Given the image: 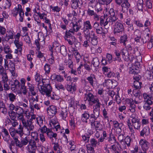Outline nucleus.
<instances>
[{"label": "nucleus", "mask_w": 153, "mask_h": 153, "mask_svg": "<svg viewBox=\"0 0 153 153\" xmlns=\"http://www.w3.org/2000/svg\"><path fill=\"white\" fill-rule=\"evenodd\" d=\"M42 85H39L37 84L38 88L40 93L43 95L49 97L52 91V88L50 84V81L48 79H42Z\"/></svg>", "instance_id": "f257e3e1"}, {"label": "nucleus", "mask_w": 153, "mask_h": 153, "mask_svg": "<svg viewBox=\"0 0 153 153\" xmlns=\"http://www.w3.org/2000/svg\"><path fill=\"white\" fill-rule=\"evenodd\" d=\"M71 23L72 24V30L75 33L77 32L80 30L82 27V19H77L75 17L74 20L71 22Z\"/></svg>", "instance_id": "f03ea898"}, {"label": "nucleus", "mask_w": 153, "mask_h": 153, "mask_svg": "<svg viewBox=\"0 0 153 153\" xmlns=\"http://www.w3.org/2000/svg\"><path fill=\"white\" fill-rule=\"evenodd\" d=\"M110 16L107 18L106 21L105 22L104 25H107L108 23H111L112 25L117 19L115 12L113 9H110L109 11Z\"/></svg>", "instance_id": "7ed1b4c3"}, {"label": "nucleus", "mask_w": 153, "mask_h": 153, "mask_svg": "<svg viewBox=\"0 0 153 153\" xmlns=\"http://www.w3.org/2000/svg\"><path fill=\"white\" fill-rule=\"evenodd\" d=\"M121 54L122 58L125 61H129L131 62L135 59L134 56L129 54L128 51L124 48L121 50Z\"/></svg>", "instance_id": "20e7f679"}, {"label": "nucleus", "mask_w": 153, "mask_h": 153, "mask_svg": "<svg viewBox=\"0 0 153 153\" xmlns=\"http://www.w3.org/2000/svg\"><path fill=\"white\" fill-rule=\"evenodd\" d=\"M13 138L16 146L20 148H22L23 146L27 145L28 143L29 144L30 141V140H29V137L27 136L22 138L21 141L18 140L17 137H13Z\"/></svg>", "instance_id": "39448f33"}, {"label": "nucleus", "mask_w": 153, "mask_h": 153, "mask_svg": "<svg viewBox=\"0 0 153 153\" xmlns=\"http://www.w3.org/2000/svg\"><path fill=\"white\" fill-rule=\"evenodd\" d=\"M37 148L36 142L30 139L29 144L26 147L27 151L29 153H36Z\"/></svg>", "instance_id": "423d86ee"}, {"label": "nucleus", "mask_w": 153, "mask_h": 153, "mask_svg": "<svg viewBox=\"0 0 153 153\" xmlns=\"http://www.w3.org/2000/svg\"><path fill=\"white\" fill-rule=\"evenodd\" d=\"M47 110L48 115L51 117L54 116L57 113L58 109L56 106L52 105L48 108Z\"/></svg>", "instance_id": "0eeeda50"}, {"label": "nucleus", "mask_w": 153, "mask_h": 153, "mask_svg": "<svg viewBox=\"0 0 153 153\" xmlns=\"http://www.w3.org/2000/svg\"><path fill=\"white\" fill-rule=\"evenodd\" d=\"M84 100L85 101H88L89 103L94 102L97 98H95L94 95L90 92H87L84 94Z\"/></svg>", "instance_id": "6e6552de"}, {"label": "nucleus", "mask_w": 153, "mask_h": 153, "mask_svg": "<svg viewBox=\"0 0 153 153\" xmlns=\"http://www.w3.org/2000/svg\"><path fill=\"white\" fill-rule=\"evenodd\" d=\"M124 30V26L120 22H117L115 23L114 27V33L115 34L122 32Z\"/></svg>", "instance_id": "1a4fd4ad"}, {"label": "nucleus", "mask_w": 153, "mask_h": 153, "mask_svg": "<svg viewBox=\"0 0 153 153\" xmlns=\"http://www.w3.org/2000/svg\"><path fill=\"white\" fill-rule=\"evenodd\" d=\"M93 7L92 5H89L87 10V14L90 16H93L94 19L97 20L99 19V16L92 10Z\"/></svg>", "instance_id": "9d476101"}, {"label": "nucleus", "mask_w": 153, "mask_h": 153, "mask_svg": "<svg viewBox=\"0 0 153 153\" xmlns=\"http://www.w3.org/2000/svg\"><path fill=\"white\" fill-rule=\"evenodd\" d=\"M139 144L144 152H146L149 147V143L145 139H141L139 142Z\"/></svg>", "instance_id": "9b49d317"}, {"label": "nucleus", "mask_w": 153, "mask_h": 153, "mask_svg": "<svg viewBox=\"0 0 153 153\" xmlns=\"http://www.w3.org/2000/svg\"><path fill=\"white\" fill-rule=\"evenodd\" d=\"M91 64L93 65L94 67L92 70L93 72L97 71L99 68L100 65V61L98 58H94L91 62Z\"/></svg>", "instance_id": "f8f14e48"}, {"label": "nucleus", "mask_w": 153, "mask_h": 153, "mask_svg": "<svg viewBox=\"0 0 153 153\" xmlns=\"http://www.w3.org/2000/svg\"><path fill=\"white\" fill-rule=\"evenodd\" d=\"M21 83L17 79L14 80L13 82L11 85V89L13 91H16L20 88Z\"/></svg>", "instance_id": "ddd939ff"}, {"label": "nucleus", "mask_w": 153, "mask_h": 153, "mask_svg": "<svg viewBox=\"0 0 153 153\" xmlns=\"http://www.w3.org/2000/svg\"><path fill=\"white\" fill-rule=\"evenodd\" d=\"M21 85L20 88L22 91V93L24 95H26L27 91L26 86H25L26 80L24 78H22L20 80Z\"/></svg>", "instance_id": "4468645a"}, {"label": "nucleus", "mask_w": 153, "mask_h": 153, "mask_svg": "<svg viewBox=\"0 0 153 153\" xmlns=\"http://www.w3.org/2000/svg\"><path fill=\"white\" fill-rule=\"evenodd\" d=\"M30 120H27L25 122V124H23V126L27 128L29 131H32L34 128V126L32 124L33 122Z\"/></svg>", "instance_id": "2eb2a0df"}, {"label": "nucleus", "mask_w": 153, "mask_h": 153, "mask_svg": "<svg viewBox=\"0 0 153 153\" xmlns=\"http://www.w3.org/2000/svg\"><path fill=\"white\" fill-rule=\"evenodd\" d=\"M28 89L30 94L33 96H35L36 94L37 91L35 89L34 85L31 84L29 82L27 83Z\"/></svg>", "instance_id": "dca6fc26"}, {"label": "nucleus", "mask_w": 153, "mask_h": 153, "mask_svg": "<svg viewBox=\"0 0 153 153\" xmlns=\"http://www.w3.org/2000/svg\"><path fill=\"white\" fill-rule=\"evenodd\" d=\"M90 115L88 111H85L84 113L82 114L81 120L82 122L87 123V120L90 117Z\"/></svg>", "instance_id": "f3484780"}, {"label": "nucleus", "mask_w": 153, "mask_h": 153, "mask_svg": "<svg viewBox=\"0 0 153 153\" xmlns=\"http://www.w3.org/2000/svg\"><path fill=\"white\" fill-rule=\"evenodd\" d=\"M87 80L88 81L90 85L92 87L94 86V82L96 80V76L93 74H91L87 78Z\"/></svg>", "instance_id": "a211bd4d"}, {"label": "nucleus", "mask_w": 153, "mask_h": 153, "mask_svg": "<svg viewBox=\"0 0 153 153\" xmlns=\"http://www.w3.org/2000/svg\"><path fill=\"white\" fill-rule=\"evenodd\" d=\"M46 134L47 137L50 139H52L53 138H54L56 139H57V138H56L57 136V134L52 131V129L51 128L48 129Z\"/></svg>", "instance_id": "6ab92c4d"}, {"label": "nucleus", "mask_w": 153, "mask_h": 153, "mask_svg": "<svg viewBox=\"0 0 153 153\" xmlns=\"http://www.w3.org/2000/svg\"><path fill=\"white\" fill-rule=\"evenodd\" d=\"M144 102L145 103L143 106V108L146 110H149L151 108L150 105H152L153 103L152 101L148 100H145Z\"/></svg>", "instance_id": "aec40b11"}, {"label": "nucleus", "mask_w": 153, "mask_h": 153, "mask_svg": "<svg viewBox=\"0 0 153 153\" xmlns=\"http://www.w3.org/2000/svg\"><path fill=\"white\" fill-rule=\"evenodd\" d=\"M150 134V128L148 126L144 127L143 130L140 132V136L143 137L148 136Z\"/></svg>", "instance_id": "412c9836"}, {"label": "nucleus", "mask_w": 153, "mask_h": 153, "mask_svg": "<svg viewBox=\"0 0 153 153\" xmlns=\"http://www.w3.org/2000/svg\"><path fill=\"white\" fill-rule=\"evenodd\" d=\"M128 1H124L121 4L122 10L124 12L127 11L128 9L130 6V4L128 2Z\"/></svg>", "instance_id": "4be33fe9"}, {"label": "nucleus", "mask_w": 153, "mask_h": 153, "mask_svg": "<svg viewBox=\"0 0 153 153\" xmlns=\"http://www.w3.org/2000/svg\"><path fill=\"white\" fill-rule=\"evenodd\" d=\"M86 31V33H85L84 35V37L86 39H89L95 35L94 32L93 31H90L88 30Z\"/></svg>", "instance_id": "5701e85b"}, {"label": "nucleus", "mask_w": 153, "mask_h": 153, "mask_svg": "<svg viewBox=\"0 0 153 153\" xmlns=\"http://www.w3.org/2000/svg\"><path fill=\"white\" fill-rule=\"evenodd\" d=\"M130 117L132 118L131 123L132 125L140 121V119L134 113H132L130 116Z\"/></svg>", "instance_id": "b1692460"}, {"label": "nucleus", "mask_w": 153, "mask_h": 153, "mask_svg": "<svg viewBox=\"0 0 153 153\" xmlns=\"http://www.w3.org/2000/svg\"><path fill=\"white\" fill-rule=\"evenodd\" d=\"M80 4V0H71V6L73 9H76Z\"/></svg>", "instance_id": "393cba45"}, {"label": "nucleus", "mask_w": 153, "mask_h": 153, "mask_svg": "<svg viewBox=\"0 0 153 153\" xmlns=\"http://www.w3.org/2000/svg\"><path fill=\"white\" fill-rule=\"evenodd\" d=\"M14 43L20 53H21L22 50V47L23 45V43L21 42H19L18 40H15L14 41Z\"/></svg>", "instance_id": "a878e982"}, {"label": "nucleus", "mask_w": 153, "mask_h": 153, "mask_svg": "<svg viewBox=\"0 0 153 153\" xmlns=\"http://www.w3.org/2000/svg\"><path fill=\"white\" fill-rule=\"evenodd\" d=\"M83 25L85 28L84 31H86L88 30H91L92 28V26L91 25L90 21L89 20L84 22L83 23Z\"/></svg>", "instance_id": "bb28decb"}, {"label": "nucleus", "mask_w": 153, "mask_h": 153, "mask_svg": "<svg viewBox=\"0 0 153 153\" xmlns=\"http://www.w3.org/2000/svg\"><path fill=\"white\" fill-rule=\"evenodd\" d=\"M108 138V141L111 144H114L116 142V138L112 132L110 133Z\"/></svg>", "instance_id": "cd10ccee"}, {"label": "nucleus", "mask_w": 153, "mask_h": 153, "mask_svg": "<svg viewBox=\"0 0 153 153\" xmlns=\"http://www.w3.org/2000/svg\"><path fill=\"white\" fill-rule=\"evenodd\" d=\"M3 50L5 53H12V51L10 46L8 44H3Z\"/></svg>", "instance_id": "c85d7f7f"}, {"label": "nucleus", "mask_w": 153, "mask_h": 153, "mask_svg": "<svg viewBox=\"0 0 153 153\" xmlns=\"http://www.w3.org/2000/svg\"><path fill=\"white\" fill-rule=\"evenodd\" d=\"M31 135L33 139H32V140H33L35 142L37 143L39 142V135L36 131L32 132L31 134Z\"/></svg>", "instance_id": "c756f323"}, {"label": "nucleus", "mask_w": 153, "mask_h": 153, "mask_svg": "<svg viewBox=\"0 0 153 153\" xmlns=\"http://www.w3.org/2000/svg\"><path fill=\"white\" fill-rule=\"evenodd\" d=\"M66 87L67 90L69 91H75L76 90V86H75L74 85H73L72 82L70 85L67 84Z\"/></svg>", "instance_id": "7c9ffc66"}, {"label": "nucleus", "mask_w": 153, "mask_h": 153, "mask_svg": "<svg viewBox=\"0 0 153 153\" xmlns=\"http://www.w3.org/2000/svg\"><path fill=\"white\" fill-rule=\"evenodd\" d=\"M94 102H93L92 103L93 104H95L96 103L94 106V108L93 110H100V108L101 103L99 102V100L98 98H96V100L94 101Z\"/></svg>", "instance_id": "2f4dec72"}, {"label": "nucleus", "mask_w": 153, "mask_h": 153, "mask_svg": "<svg viewBox=\"0 0 153 153\" xmlns=\"http://www.w3.org/2000/svg\"><path fill=\"white\" fill-rule=\"evenodd\" d=\"M68 111L66 109H62L59 114L62 119L64 120L67 117Z\"/></svg>", "instance_id": "473e14b6"}, {"label": "nucleus", "mask_w": 153, "mask_h": 153, "mask_svg": "<svg viewBox=\"0 0 153 153\" xmlns=\"http://www.w3.org/2000/svg\"><path fill=\"white\" fill-rule=\"evenodd\" d=\"M128 41V37L126 34H125L121 36L120 42V43H123V45L126 46V42Z\"/></svg>", "instance_id": "72a5a7b5"}, {"label": "nucleus", "mask_w": 153, "mask_h": 153, "mask_svg": "<svg viewBox=\"0 0 153 153\" xmlns=\"http://www.w3.org/2000/svg\"><path fill=\"white\" fill-rule=\"evenodd\" d=\"M75 32L72 30V29H70L69 30H66L65 33V35L64 38H68L74 36H72V33L74 34L75 33Z\"/></svg>", "instance_id": "f704fd0d"}, {"label": "nucleus", "mask_w": 153, "mask_h": 153, "mask_svg": "<svg viewBox=\"0 0 153 153\" xmlns=\"http://www.w3.org/2000/svg\"><path fill=\"white\" fill-rule=\"evenodd\" d=\"M59 52L64 56L67 55V52L66 48L64 45H63L60 46Z\"/></svg>", "instance_id": "c9c22d12"}, {"label": "nucleus", "mask_w": 153, "mask_h": 153, "mask_svg": "<svg viewBox=\"0 0 153 153\" xmlns=\"http://www.w3.org/2000/svg\"><path fill=\"white\" fill-rule=\"evenodd\" d=\"M89 41L92 45H96L98 43V40L97 36H94L91 39H90Z\"/></svg>", "instance_id": "e433bc0d"}, {"label": "nucleus", "mask_w": 153, "mask_h": 153, "mask_svg": "<svg viewBox=\"0 0 153 153\" xmlns=\"http://www.w3.org/2000/svg\"><path fill=\"white\" fill-rule=\"evenodd\" d=\"M9 116L10 117V119L12 120H16L17 115L16 112L14 111H9L8 112Z\"/></svg>", "instance_id": "4c0bfd02"}, {"label": "nucleus", "mask_w": 153, "mask_h": 153, "mask_svg": "<svg viewBox=\"0 0 153 153\" xmlns=\"http://www.w3.org/2000/svg\"><path fill=\"white\" fill-rule=\"evenodd\" d=\"M15 112L17 115L24 114V109L19 106L16 105Z\"/></svg>", "instance_id": "58836bf2"}, {"label": "nucleus", "mask_w": 153, "mask_h": 153, "mask_svg": "<svg viewBox=\"0 0 153 153\" xmlns=\"http://www.w3.org/2000/svg\"><path fill=\"white\" fill-rule=\"evenodd\" d=\"M64 38L65 40H67L69 44L70 45H72L73 44L75 39V38L74 36Z\"/></svg>", "instance_id": "ea45409f"}, {"label": "nucleus", "mask_w": 153, "mask_h": 153, "mask_svg": "<svg viewBox=\"0 0 153 153\" xmlns=\"http://www.w3.org/2000/svg\"><path fill=\"white\" fill-rule=\"evenodd\" d=\"M137 7L140 10H142L143 8V0H138L137 4Z\"/></svg>", "instance_id": "a19ab883"}, {"label": "nucleus", "mask_w": 153, "mask_h": 153, "mask_svg": "<svg viewBox=\"0 0 153 153\" xmlns=\"http://www.w3.org/2000/svg\"><path fill=\"white\" fill-rule=\"evenodd\" d=\"M113 83V81L111 79L105 80L104 82L103 83V85L109 86H112V85Z\"/></svg>", "instance_id": "79ce46f5"}, {"label": "nucleus", "mask_w": 153, "mask_h": 153, "mask_svg": "<svg viewBox=\"0 0 153 153\" xmlns=\"http://www.w3.org/2000/svg\"><path fill=\"white\" fill-rule=\"evenodd\" d=\"M142 82L139 81H134V86L135 89H140L141 87Z\"/></svg>", "instance_id": "37998d69"}, {"label": "nucleus", "mask_w": 153, "mask_h": 153, "mask_svg": "<svg viewBox=\"0 0 153 153\" xmlns=\"http://www.w3.org/2000/svg\"><path fill=\"white\" fill-rule=\"evenodd\" d=\"M90 145L91 146L95 147L97 146V144H99L100 143H99V142H98L97 140L96 139L92 138L90 140Z\"/></svg>", "instance_id": "c03bdc74"}, {"label": "nucleus", "mask_w": 153, "mask_h": 153, "mask_svg": "<svg viewBox=\"0 0 153 153\" xmlns=\"http://www.w3.org/2000/svg\"><path fill=\"white\" fill-rule=\"evenodd\" d=\"M93 147L90 144L87 145L86 148L87 152L88 153H94L95 151Z\"/></svg>", "instance_id": "a18cd8bd"}, {"label": "nucleus", "mask_w": 153, "mask_h": 153, "mask_svg": "<svg viewBox=\"0 0 153 153\" xmlns=\"http://www.w3.org/2000/svg\"><path fill=\"white\" fill-rule=\"evenodd\" d=\"M135 89L133 90V93L134 96L136 98H139L140 96L141 95L140 91L139 90Z\"/></svg>", "instance_id": "49530a36"}, {"label": "nucleus", "mask_w": 153, "mask_h": 153, "mask_svg": "<svg viewBox=\"0 0 153 153\" xmlns=\"http://www.w3.org/2000/svg\"><path fill=\"white\" fill-rule=\"evenodd\" d=\"M64 62L66 64V65H68L69 68H72L73 67V62L71 59H65Z\"/></svg>", "instance_id": "de8ad7c7"}, {"label": "nucleus", "mask_w": 153, "mask_h": 153, "mask_svg": "<svg viewBox=\"0 0 153 153\" xmlns=\"http://www.w3.org/2000/svg\"><path fill=\"white\" fill-rule=\"evenodd\" d=\"M8 97L9 100L11 102H13L16 99V95L12 93H10L8 94Z\"/></svg>", "instance_id": "09e8293b"}, {"label": "nucleus", "mask_w": 153, "mask_h": 153, "mask_svg": "<svg viewBox=\"0 0 153 153\" xmlns=\"http://www.w3.org/2000/svg\"><path fill=\"white\" fill-rule=\"evenodd\" d=\"M39 138L41 143H44L46 141V138L43 133H41L39 135Z\"/></svg>", "instance_id": "8fccbe9b"}, {"label": "nucleus", "mask_w": 153, "mask_h": 153, "mask_svg": "<svg viewBox=\"0 0 153 153\" xmlns=\"http://www.w3.org/2000/svg\"><path fill=\"white\" fill-rule=\"evenodd\" d=\"M44 69L46 74H49L50 72V65L48 63L46 64L44 66Z\"/></svg>", "instance_id": "3c124183"}, {"label": "nucleus", "mask_w": 153, "mask_h": 153, "mask_svg": "<svg viewBox=\"0 0 153 153\" xmlns=\"http://www.w3.org/2000/svg\"><path fill=\"white\" fill-rule=\"evenodd\" d=\"M102 5L101 4L98 3H97L95 5V9L97 11V13H98L99 12L101 11L102 10Z\"/></svg>", "instance_id": "603ef678"}, {"label": "nucleus", "mask_w": 153, "mask_h": 153, "mask_svg": "<svg viewBox=\"0 0 153 153\" xmlns=\"http://www.w3.org/2000/svg\"><path fill=\"white\" fill-rule=\"evenodd\" d=\"M24 114H19L17 116L18 119L19 120L21 121L22 122V124H25V120L24 118Z\"/></svg>", "instance_id": "864d4df0"}, {"label": "nucleus", "mask_w": 153, "mask_h": 153, "mask_svg": "<svg viewBox=\"0 0 153 153\" xmlns=\"http://www.w3.org/2000/svg\"><path fill=\"white\" fill-rule=\"evenodd\" d=\"M132 139L128 136H127L125 138V142L128 146H130V143L132 141Z\"/></svg>", "instance_id": "5fc2aeb1"}, {"label": "nucleus", "mask_w": 153, "mask_h": 153, "mask_svg": "<svg viewBox=\"0 0 153 153\" xmlns=\"http://www.w3.org/2000/svg\"><path fill=\"white\" fill-rule=\"evenodd\" d=\"M145 4L148 9H151L152 7V4L150 0H145Z\"/></svg>", "instance_id": "6e6d98bb"}, {"label": "nucleus", "mask_w": 153, "mask_h": 153, "mask_svg": "<svg viewBox=\"0 0 153 153\" xmlns=\"http://www.w3.org/2000/svg\"><path fill=\"white\" fill-rule=\"evenodd\" d=\"M97 123L95 126V128L96 130L99 131H101L103 128V126L102 125L100 124L99 121H96Z\"/></svg>", "instance_id": "4d7b16f0"}, {"label": "nucleus", "mask_w": 153, "mask_h": 153, "mask_svg": "<svg viewBox=\"0 0 153 153\" xmlns=\"http://www.w3.org/2000/svg\"><path fill=\"white\" fill-rule=\"evenodd\" d=\"M139 72V71L138 69L135 68H131L130 69L129 73L130 74H134L135 75L137 74Z\"/></svg>", "instance_id": "13d9d810"}, {"label": "nucleus", "mask_w": 153, "mask_h": 153, "mask_svg": "<svg viewBox=\"0 0 153 153\" xmlns=\"http://www.w3.org/2000/svg\"><path fill=\"white\" fill-rule=\"evenodd\" d=\"M18 14H19V21L21 22H23L24 17V13L23 10L19 11Z\"/></svg>", "instance_id": "bf43d9fd"}, {"label": "nucleus", "mask_w": 153, "mask_h": 153, "mask_svg": "<svg viewBox=\"0 0 153 153\" xmlns=\"http://www.w3.org/2000/svg\"><path fill=\"white\" fill-rule=\"evenodd\" d=\"M141 32L138 29H136L134 32V37H141Z\"/></svg>", "instance_id": "052dcab7"}, {"label": "nucleus", "mask_w": 153, "mask_h": 153, "mask_svg": "<svg viewBox=\"0 0 153 153\" xmlns=\"http://www.w3.org/2000/svg\"><path fill=\"white\" fill-rule=\"evenodd\" d=\"M75 57L76 59V62L78 63L82 59L81 56L78 52H75Z\"/></svg>", "instance_id": "680f3d73"}, {"label": "nucleus", "mask_w": 153, "mask_h": 153, "mask_svg": "<svg viewBox=\"0 0 153 153\" xmlns=\"http://www.w3.org/2000/svg\"><path fill=\"white\" fill-rule=\"evenodd\" d=\"M36 120L37 123L40 127L43 126V120L40 117L36 118Z\"/></svg>", "instance_id": "e2e57ef3"}, {"label": "nucleus", "mask_w": 153, "mask_h": 153, "mask_svg": "<svg viewBox=\"0 0 153 153\" xmlns=\"http://www.w3.org/2000/svg\"><path fill=\"white\" fill-rule=\"evenodd\" d=\"M14 32L12 30H9L7 31V33L6 35H7V36H8L11 39H12L13 38L14 36Z\"/></svg>", "instance_id": "0e129e2a"}, {"label": "nucleus", "mask_w": 153, "mask_h": 153, "mask_svg": "<svg viewBox=\"0 0 153 153\" xmlns=\"http://www.w3.org/2000/svg\"><path fill=\"white\" fill-rule=\"evenodd\" d=\"M40 129L41 133H43L44 134V133H46L48 131V129L50 128H48L45 126H43L42 127H40Z\"/></svg>", "instance_id": "69168bd1"}, {"label": "nucleus", "mask_w": 153, "mask_h": 153, "mask_svg": "<svg viewBox=\"0 0 153 153\" xmlns=\"http://www.w3.org/2000/svg\"><path fill=\"white\" fill-rule=\"evenodd\" d=\"M126 102L127 104H129L130 106L134 104V100L131 98H127L126 100Z\"/></svg>", "instance_id": "338daca9"}, {"label": "nucleus", "mask_w": 153, "mask_h": 153, "mask_svg": "<svg viewBox=\"0 0 153 153\" xmlns=\"http://www.w3.org/2000/svg\"><path fill=\"white\" fill-rule=\"evenodd\" d=\"M55 79L59 82H62L64 81V79L62 76L59 75H57L56 76Z\"/></svg>", "instance_id": "774afa93"}]
</instances>
